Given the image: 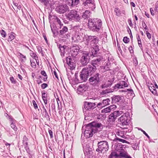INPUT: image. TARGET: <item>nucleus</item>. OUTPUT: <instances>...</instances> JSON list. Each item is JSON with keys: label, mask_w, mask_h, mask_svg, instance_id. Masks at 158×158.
Instances as JSON below:
<instances>
[{"label": "nucleus", "mask_w": 158, "mask_h": 158, "mask_svg": "<svg viewBox=\"0 0 158 158\" xmlns=\"http://www.w3.org/2000/svg\"><path fill=\"white\" fill-rule=\"evenodd\" d=\"M83 41H85L87 45H89L92 48V52L94 53L95 52H99V49L98 45V39L97 37L95 36L85 35L83 37Z\"/></svg>", "instance_id": "f257e3e1"}, {"label": "nucleus", "mask_w": 158, "mask_h": 158, "mask_svg": "<svg viewBox=\"0 0 158 158\" xmlns=\"http://www.w3.org/2000/svg\"><path fill=\"white\" fill-rule=\"evenodd\" d=\"M97 68L95 66L89 65L88 67L83 68L80 72V79L78 80L79 82L85 81L87 80L88 76L93 73L96 71Z\"/></svg>", "instance_id": "f03ea898"}, {"label": "nucleus", "mask_w": 158, "mask_h": 158, "mask_svg": "<svg viewBox=\"0 0 158 158\" xmlns=\"http://www.w3.org/2000/svg\"><path fill=\"white\" fill-rule=\"evenodd\" d=\"M88 23L89 28L94 32H99L102 26L101 20L98 18L89 19Z\"/></svg>", "instance_id": "7ed1b4c3"}, {"label": "nucleus", "mask_w": 158, "mask_h": 158, "mask_svg": "<svg viewBox=\"0 0 158 158\" xmlns=\"http://www.w3.org/2000/svg\"><path fill=\"white\" fill-rule=\"evenodd\" d=\"M100 75L99 73H97L91 74L89 80L90 85L94 86H98L101 81Z\"/></svg>", "instance_id": "20e7f679"}, {"label": "nucleus", "mask_w": 158, "mask_h": 158, "mask_svg": "<svg viewBox=\"0 0 158 158\" xmlns=\"http://www.w3.org/2000/svg\"><path fill=\"white\" fill-rule=\"evenodd\" d=\"M98 53L95 52L94 53H93V52H92L91 55L94 57H95L94 58L91 60V64L93 66H95L96 67L100 65L103 61V56L98 54Z\"/></svg>", "instance_id": "39448f33"}, {"label": "nucleus", "mask_w": 158, "mask_h": 158, "mask_svg": "<svg viewBox=\"0 0 158 158\" xmlns=\"http://www.w3.org/2000/svg\"><path fill=\"white\" fill-rule=\"evenodd\" d=\"M97 145L98 148L96 149V151L102 153H104L107 152L109 148L108 143L106 141L98 142Z\"/></svg>", "instance_id": "423d86ee"}, {"label": "nucleus", "mask_w": 158, "mask_h": 158, "mask_svg": "<svg viewBox=\"0 0 158 158\" xmlns=\"http://www.w3.org/2000/svg\"><path fill=\"white\" fill-rule=\"evenodd\" d=\"M85 129V131L84 133V136L86 138H89L93 136L94 134L96 133L94 129L89 124H88L85 126V128L84 127H82V130Z\"/></svg>", "instance_id": "0eeeda50"}, {"label": "nucleus", "mask_w": 158, "mask_h": 158, "mask_svg": "<svg viewBox=\"0 0 158 158\" xmlns=\"http://www.w3.org/2000/svg\"><path fill=\"white\" fill-rule=\"evenodd\" d=\"M130 120L129 113L128 112L124 114L118 119V121L120 122L123 125L128 124Z\"/></svg>", "instance_id": "6e6552de"}, {"label": "nucleus", "mask_w": 158, "mask_h": 158, "mask_svg": "<svg viewBox=\"0 0 158 158\" xmlns=\"http://www.w3.org/2000/svg\"><path fill=\"white\" fill-rule=\"evenodd\" d=\"M89 56L88 52L84 51L80 59V63L83 66L87 65L89 61Z\"/></svg>", "instance_id": "1a4fd4ad"}, {"label": "nucleus", "mask_w": 158, "mask_h": 158, "mask_svg": "<svg viewBox=\"0 0 158 158\" xmlns=\"http://www.w3.org/2000/svg\"><path fill=\"white\" fill-rule=\"evenodd\" d=\"M66 62L69 65V68L71 70L75 69L76 66V62L72 57L68 56L66 58Z\"/></svg>", "instance_id": "9d476101"}, {"label": "nucleus", "mask_w": 158, "mask_h": 158, "mask_svg": "<svg viewBox=\"0 0 158 158\" xmlns=\"http://www.w3.org/2000/svg\"><path fill=\"white\" fill-rule=\"evenodd\" d=\"M96 107V104L95 103L85 102L82 107L83 112L84 113L85 112L86 110L93 109Z\"/></svg>", "instance_id": "9b49d317"}, {"label": "nucleus", "mask_w": 158, "mask_h": 158, "mask_svg": "<svg viewBox=\"0 0 158 158\" xmlns=\"http://www.w3.org/2000/svg\"><path fill=\"white\" fill-rule=\"evenodd\" d=\"M121 114L122 111H115L112 113L109 116L108 121L111 123L114 122L117 117Z\"/></svg>", "instance_id": "f8f14e48"}, {"label": "nucleus", "mask_w": 158, "mask_h": 158, "mask_svg": "<svg viewBox=\"0 0 158 158\" xmlns=\"http://www.w3.org/2000/svg\"><path fill=\"white\" fill-rule=\"evenodd\" d=\"M88 88V87L86 84H81L77 88V93L78 94L85 96L86 95L85 92Z\"/></svg>", "instance_id": "ddd939ff"}, {"label": "nucleus", "mask_w": 158, "mask_h": 158, "mask_svg": "<svg viewBox=\"0 0 158 158\" xmlns=\"http://www.w3.org/2000/svg\"><path fill=\"white\" fill-rule=\"evenodd\" d=\"M56 10L60 14H63L69 10V7L66 5L59 6L56 7Z\"/></svg>", "instance_id": "4468645a"}, {"label": "nucleus", "mask_w": 158, "mask_h": 158, "mask_svg": "<svg viewBox=\"0 0 158 158\" xmlns=\"http://www.w3.org/2000/svg\"><path fill=\"white\" fill-rule=\"evenodd\" d=\"M72 39L74 42L76 43L81 42L83 40V38H82L81 34L77 32L75 33L74 35H73Z\"/></svg>", "instance_id": "2eb2a0df"}, {"label": "nucleus", "mask_w": 158, "mask_h": 158, "mask_svg": "<svg viewBox=\"0 0 158 158\" xmlns=\"http://www.w3.org/2000/svg\"><path fill=\"white\" fill-rule=\"evenodd\" d=\"M128 86V83L125 81H121L115 85L114 86L115 89H123Z\"/></svg>", "instance_id": "dca6fc26"}, {"label": "nucleus", "mask_w": 158, "mask_h": 158, "mask_svg": "<svg viewBox=\"0 0 158 158\" xmlns=\"http://www.w3.org/2000/svg\"><path fill=\"white\" fill-rule=\"evenodd\" d=\"M123 96H120L119 95H114L111 98L112 99V102L114 103H121L122 102V98Z\"/></svg>", "instance_id": "f3484780"}, {"label": "nucleus", "mask_w": 158, "mask_h": 158, "mask_svg": "<svg viewBox=\"0 0 158 158\" xmlns=\"http://www.w3.org/2000/svg\"><path fill=\"white\" fill-rule=\"evenodd\" d=\"M92 127L94 128V131L96 133L98 132V128H99L102 126V125L101 123H98L96 122H92L89 123Z\"/></svg>", "instance_id": "a211bd4d"}, {"label": "nucleus", "mask_w": 158, "mask_h": 158, "mask_svg": "<svg viewBox=\"0 0 158 158\" xmlns=\"http://www.w3.org/2000/svg\"><path fill=\"white\" fill-rule=\"evenodd\" d=\"M83 4L85 6H88V4H91L92 6L91 7H89V8L91 10H93L95 8V4L94 2V0H85L84 2V1Z\"/></svg>", "instance_id": "6ab92c4d"}, {"label": "nucleus", "mask_w": 158, "mask_h": 158, "mask_svg": "<svg viewBox=\"0 0 158 158\" xmlns=\"http://www.w3.org/2000/svg\"><path fill=\"white\" fill-rule=\"evenodd\" d=\"M8 118L9 120V121L10 122V126L15 131H17L18 130V128L15 125L16 120L10 116H9Z\"/></svg>", "instance_id": "aec40b11"}, {"label": "nucleus", "mask_w": 158, "mask_h": 158, "mask_svg": "<svg viewBox=\"0 0 158 158\" xmlns=\"http://www.w3.org/2000/svg\"><path fill=\"white\" fill-rule=\"evenodd\" d=\"M77 13V11L74 10H72L67 14V17L69 21H72Z\"/></svg>", "instance_id": "412c9836"}, {"label": "nucleus", "mask_w": 158, "mask_h": 158, "mask_svg": "<svg viewBox=\"0 0 158 158\" xmlns=\"http://www.w3.org/2000/svg\"><path fill=\"white\" fill-rule=\"evenodd\" d=\"M79 50V47L77 45H76V46H74L72 47L71 51V52L73 56H76L78 54Z\"/></svg>", "instance_id": "4be33fe9"}, {"label": "nucleus", "mask_w": 158, "mask_h": 158, "mask_svg": "<svg viewBox=\"0 0 158 158\" xmlns=\"http://www.w3.org/2000/svg\"><path fill=\"white\" fill-rule=\"evenodd\" d=\"M42 98L46 106L48 103V94L45 90H43L42 92Z\"/></svg>", "instance_id": "5701e85b"}, {"label": "nucleus", "mask_w": 158, "mask_h": 158, "mask_svg": "<svg viewBox=\"0 0 158 158\" xmlns=\"http://www.w3.org/2000/svg\"><path fill=\"white\" fill-rule=\"evenodd\" d=\"M61 29L59 31V34L60 37L63 38L64 37V35L68 31V28L66 26H64L63 28L61 27Z\"/></svg>", "instance_id": "b1692460"}, {"label": "nucleus", "mask_w": 158, "mask_h": 158, "mask_svg": "<svg viewBox=\"0 0 158 158\" xmlns=\"http://www.w3.org/2000/svg\"><path fill=\"white\" fill-rule=\"evenodd\" d=\"M83 150L85 153L90 154L92 152V148L88 144L84 145L83 147Z\"/></svg>", "instance_id": "393cba45"}, {"label": "nucleus", "mask_w": 158, "mask_h": 158, "mask_svg": "<svg viewBox=\"0 0 158 158\" xmlns=\"http://www.w3.org/2000/svg\"><path fill=\"white\" fill-rule=\"evenodd\" d=\"M91 13L89 10H86L82 13V17L84 19H87L89 18Z\"/></svg>", "instance_id": "a878e982"}, {"label": "nucleus", "mask_w": 158, "mask_h": 158, "mask_svg": "<svg viewBox=\"0 0 158 158\" xmlns=\"http://www.w3.org/2000/svg\"><path fill=\"white\" fill-rule=\"evenodd\" d=\"M113 81L111 80H108V81L106 82L105 84L102 85V88H105L110 86L113 83Z\"/></svg>", "instance_id": "bb28decb"}, {"label": "nucleus", "mask_w": 158, "mask_h": 158, "mask_svg": "<svg viewBox=\"0 0 158 158\" xmlns=\"http://www.w3.org/2000/svg\"><path fill=\"white\" fill-rule=\"evenodd\" d=\"M66 46H62L60 44L59 45V48L60 49V52L61 53V56H64L65 52V49Z\"/></svg>", "instance_id": "cd10ccee"}, {"label": "nucleus", "mask_w": 158, "mask_h": 158, "mask_svg": "<svg viewBox=\"0 0 158 158\" xmlns=\"http://www.w3.org/2000/svg\"><path fill=\"white\" fill-rule=\"evenodd\" d=\"M119 156L125 158H132L126 152H120L119 155Z\"/></svg>", "instance_id": "c85d7f7f"}, {"label": "nucleus", "mask_w": 158, "mask_h": 158, "mask_svg": "<svg viewBox=\"0 0 158 158\" xmlns=\"http://www.w3.org/2000/svg\"><path fill=\"white\" fill-rule=\"evenodd\" d=\"M74 18L73 19V20H74L77 22H80L81 21V17L78 12L77 13L76 15L74 16Z\"/></svg>", "instance_id": "c756f323"}, {"label": "nucleus", "mask_w": 158, "mask_h": 158, "mask_svg": "<svg viewBox=\"0 0 158 158\" xmlns=\"http://www.w3.org/2000/svg\"><path fill=\"white\" fill-rule=\"evenodd\" d=\"M119 157V155L115 152H112L109 156V158H117Z\"/></svg>", "instance_id": "7c9ffc66"}, {"label": "nucleus", "mask_w": 158, "mask_h": 158, "mask_svg": "<svg viewBox=\"0 0 158 158\" xmlns=\"http://www.w3.org/2000/svg\"><path fill=\"white\" fill-rule=\"evenodd\" d=\"M116 135L117 136L125 139H126L127 138L124 135L123 133V131H118L117 132Z\"/></svg>", "instance_id": "2f4dec72"}, {"label": "nucleus", "mask_w": 158, "mask_h": 158, "mask_svg": "<svg viewBox=\"0 0 158 158\" xmlns=\"http://www.w3.org/2000/svg\"><path fill=\"white\" fill-rule=\"evenodd\" d=\"M18 56L22 58L21 61L22 62H24L26 60V57L25 56L23 55L20 52H19L18 54Z\"/></svg>", "instance_id": "473e14b6"}, {"label": "nucleus", "mask_w": 158, "mask_h": 158, "mask_svg": "<svg viewBox=\"0 0 158 158\" xmlns=\"http://www.w3.org/2000/svg\"><path fill=\"white\" fill-rule=\"evenodd\" d=\"M28 139L27 137L25 135L24 136L23 140V144L24 146L28 145Z\"/></svg>", "instance_id": "72a5a7b5"}, {"label": "nucleus", "mask_w": 158, "mask_h": 158, "mask_svg": "<svg viewBox=\"0 0 158 158\" xmlns=\"http://www.w3.org/2000/svg\"><path fill=\"white\" fill-rule=\"evenodd\" d=\"M104 106L109 104L110 100L109 98L103 100L102 101Z\"/></svg>", "instance_id": "f704fd0d"}, {"label": "nucleus", "mask_w": 158, "mask_h": 158, "mask_svg": "<svg viewBox=\"0 0 158 158\" xmlns=\"http://www.w3.org/2000/svg\"><path fill=\"white\" fill-rule=\"evenodd\" d=\"M55 19L56 20V22L57 23L59 24L60 27V28H61V27L63 26V24L62 23L60 19L57 17H56Z\"/></svg>", "instance_id": "c9c22d12"}, {"label": "nucleus", "mask_w": 158, "mask_h": 158, "mask_svg": "<svg viewBox=\"0 0 158 158\" xmlns=\"http://www.w3.org/2000/svg\"><path fill=\"white\" fill-rule=\"evenodd\" d=\"M73 1L72 2V7L75 6L79 4V0H73Z\"/></svg>", "instance_id": "e433bc0d"}, {"label": "nucleus", "mask_w": 158, "mask_h": 158, "mask_svg": "<svg viewBox=\"0 0 158 158\" xmlns=\"http://www.w3.org/2000/svg\"><path fill=\"white\" fill-rule=\"evenodd\" d=\"M8 35L9 37L8 39V41H11L15 38V36L11 34H8Z\"/></svg>", "instance_id": "4c0bfd02"}, {"label": "nucleus", "mask_w": 158, "mask_h": 158, "mask_svg": "<svg viewBox=\"0 0 158 158\" xmlns=\"http://www.w3.org/2000/svg\"><path fill=\"white\" fill-rule=\"evenodd\" d=\"M30 54L33 59H35L38 57L35 53L34 52L31 50H30Z\"/></svg>", "instance_id": "58836bf2"}, {"label": "nucleus", "mask_w": 158, "mask_h": 158, "mask_svg": "<svg viewBox=\"0 0 158 158\" xmlns=\"http://www.w3.org/2000/svg\"><path fill=\"white\" fill-rule=\"evenodd\" d=\"M97 106L98 108H101L103 107H104V105L102 101L100 102L99 103H98L97 105H96V107Z\"/></svg>", "instance_id": "ea45409f"}, {"label": "nucleus", "mask_w": 158, "mask_h": 158, "mask_svg": "<svg viewBox=\"0 0 158 158\" xmlns=\"http://www.w3.org/2000/svg\"><path fill=\"white\" fill-rule=\"evenodd\" d=\"M110 109L109 108V107H107L103 109L102 112V113H107L110 112L111 111Z\"/></svg>", "instance_id": "a19ab883"}, {"label": "nucleus", "mask_w": 158, "mask_h": 158, "mask_svg": "<svg viewBox=\"0 0 158 158\" xmlns=\"http://www.w3.org/2000/svg\"><path fill=\"white\" fill-rule=\"evenodd\" d=\"M114 12L116 13V15L118 16H119L121 14V12L120 10L118 8H115Z\"/></svg>", "instance_id": "79ce46f5"}, {"label": "nucleus", "mask_w": 158, "mask_h": 158, "mask_svg": "<svg viewBox=\"0 0 158 158\" xmlns=\"http://www.w3.org/2000/svg\"><path fill=\"white\" fill-rule=\"evenodd\" d=\"M155 13L156 14H158V0L155 4V7L154 9Z\"/></svg>", "instance_id": "37998d69"}, {"label": "nucleus", "mask_w": 158, "mask_h": 158, "mask_svg": "<svg viewBox=\"0 0 158 158\" xmlns=\"http://www.w3.org/2000/svg\"><path fill=\"white\" fill-rule=\"evenodd\" d=\"M41 2L44 3V5L47 6L49 3L48 0H39Z\"/></svg>", "instance_id": "c03bdc74"}, {"label": "nucleus", "mask_w": 158, "mask_h": 158, "mask_svg": "<svg viewBox=\"0 0 158 158\" xmlns=\"http://www.w3.org/2000/svg\"><path fill=\"white\" fill-rule=\"evenodd\" d=\"M24 148L26 150L27 153L28 154H29L30 153H31V152L29 149V147L28 146V145L24 146Z\"/></svg>", "instance_id": "a18cd8bd"}, {"label": "nucleus", "mask_w": 158, "mask_h": 158, "mask_svg": "<svg viewBox=\"0 0 158 158\" xmlns=\"http://www.w3.org/2000/svg\"><path fill=\"white\" fill-rule=\"evenodd\" d=\"M37 48L38 52H39L41 53L42 55L43 56V52L42 48L41 47L39 46L37 47Z\"/></svg>", "instance_id": "49530a36"}, {"label": "nucleus", "mask_w": 158, "mask_h": 158, "mask_svg": "<svg viewBox=\"0 0 158 158\" xmlns=\"http://www.w3.org/2000/svg\"><path fill=\"white\" fill-rule=\"evenodd\" d=\"M123 40L125 43H127L129 42L130 40L129 38H127V37H125L123 38Z\"/></svg>", "instance_id": "de8ad7c7"}, {"label": "nucleus", "mask_w": 158, "mask_h": 158, "mask_svg": "<svg viewBox=\"0 0 158 158\" xmlns=\"http://www.w3.org/2000/svg\"><path fill=\"white\" fill-rule=\"evenodd\" d=\"M10 80L11 83L13 84H15L16 83V81L15 79L13 77H11L10 78Z\"/></svg>", "instance_id": "09e8293b"}, {"label": "nucleus", "mask_w": 158, "mask_h": 158, "mask_svg": "<svg viewBox=\"0 0 158 158\" xmlns=\"http://www.w3.org/2000/svg\"><path fill=\"white\" fill-rule=\"evenodd\" d=\"M1 35H2V37H3L5 38L6 37V32L5 31H4L3 30H2L1 31Z\"/></svg>", "instance_id": "8fccbe9b"}, {"label": "nucleus", "mask_w": 158, "mask_h": 158, "mask_svg": "<svg viewBox=\"0 0 158 158\" xmlns=\"http://www.w3.org/2000/svg\"><path fill=\"white\" fill-rule=\"evenodd\" d=\"M32 104H33V105L34 106V109H37L38 108V105L36 103V102H35V100H33L32 101Z\"/></svg>", "instance_id": "3c124183"}, {"label": "nucleus", "mask_w": 158, "mask_h": 158, "mask_svg": "<svg viewBox=\"0 0 158 158\" xmlns=\"http://www.w3.org/2000/svg\"><path fill=\"white\" fill-rule=\"evenodd\" d=\"M30 62L31 63V65L32 68H35L36 66V63L35 62L33 61H32L30 60Z\"/></svg>", "instance_id": "603ef678"}, {"label": "nucleus", "mask_w": 158, "mask_h": 158, "mask_svg": "<svg viewBox=\"0 0 158 158\" xmlns=\"http://www.w3.org/2000/svg\"><path fill=\"white\" fill-rule=\"evenodd\" d=\"M104 69L106 71H108L110 69V65L106 64L104 66Z\"/></svg>", "instance_id": "864d4df0"}, {"label": "nucleus", "mask_w": 158, "mask_h": 158, "mask_svg": "<svg viewBox=\"0 0 158 158\" xmlns=\"http://www.w3.org/2000/svg\"><path fill=\"white\" fill-rule=\"evenodd\" d=\"M122 139H121V138H120L117 137L116 136V138H115L114 140H113V141L114 142H117V141H118L119 142H121V140H122Z\"/></svg>", "instance_id": "5fc2aeb1"}, {"label": "nucleus", "mask_w": 158, "mask_h": 158, "mask_svg": "<svg viewBox=\"0 0 158 158\" xmlns=\"http://www.w3.org/2000/svg\"><path fill=\"white\" fill-rule=\"evenodd\" d=\"M48 86V85L45 83H43L41 85V87L43 89H44L47 87Z\"/></svg>", "instance_id": "6e6d98bb"}, {"label": "nucleus", "mask_w": 158, "mask_h": 158, "mask_svg": "<svg viewBox=\"0 0 158 158\" xmlns=\"http://www.w3.org/2000/svg\"><path fill=\"white\" fill-rule=\"evenodd\" d=\"M113 60H114V59L111 56H110L108 57V60L110 62L109 63L110 64V62L112 61Z\"/></svg>", "instance_id": "4d7b16f0"}, {"label": "nucleus", "mask_w": 158, "mask_h": 158, "mask_svg": "<svg viewBox=\"0 0 158 158\" xmlns=\"http://www.w3.org/2000/svg\"><path fill=\"white\" fill-rule=\"evenodd\" d=\"M140 130L142 132H143V134H144L145 135V136H146L148 137L149 139H150V137L148 135V134L145 132V131H144V130L142 129H141Z\"/></svg>", "instance_id": "13d9d810"}, {"label": "nucleus", "mask_w": 158, "mask_h": 158, "mask_svg": "<svg viewBox=\"0 0 158 158\" xmlns=\"http://www.w3.org/2000/svg\"><path fill=\"white\" fill-rule=\"evenodd\" d=\"M133 63L134 65L136 66L138 64V62L137 59L136 58H135L133 59Z\"/></svg>", "instance_id": "bf43d9fd"}, {"label": "nucleus", "mask_w": 158, "mask_h": 158, "mask_svg": "<svg viewBox=\"0 0 158 158\" xmlns=\"http://www.w3.org/2000/svg\"><path fill=\"white\" fill-rule=\"evenodd\" d=\"M73 1V0H69L66 3L69 6L72 7V2Z\"/></svg>", "instance_id": "052dcab7"}, {"label": "nucleus", "mask_w": 158, "mask_h": 158, "mask_svg": "<svg viewBox=\"0 0 158 158\" xmlns=\"http://www.w3.org/2000/svg\"><path fill=\"white\" fill-rule=\"evenodd\" d=\"M7 132L9 133L10 135L11 136H12L13 135H15V132H13L11 130H7Z\"/></svg>", "instance_id": "680f3d73"}, {"label": "nucleus", "mask_w": 158, "mask_h": 158, "mask_svg": "<svg viewBox=\"0 0 158 158\" xmlns=\"http://www.w3.org/2000/svg\"><path fill=\"white\" fill-rule=\"evenodd\" d=\"M138 44L139 45V46L140 48L142 49V45L141 43V40H139V41H138Z\"/></svg>", "instance_id": "e2e57ef3"}, {"label": "nucleus", "mask_w": 158, "mask_h": 158, "mask_svg": "<svg viewBox=\"0 0 158 158\" xmlns=\"http://www.w3.org/2000/svg\"><path fill=\"white\" fill-rule=\"evenodd\" d=\"M127 91H128V93L131 94L132 95L134 94V92L133 90L131 89H127Z\"/></svg>", "instance_id": "0e129e2a"}, {"label": "nucleus", "mask_w": 158, "mask_h": 158, "mask_svg": "<svg viewBox=\"0 0 158 158\" xmlns=\"http://www.w3.org/2000/svg\"><path fill=\"white\" fill-rule=\"evenodd\" d=\"M48 132L49 134L50 137L51 138H52L53 137V135L52 134V132L51 130L50 129H48Z\"/></svg>", "instance_id": "69168bd1"}, {"label": "nucleus", "mask_w": 158, "mask_h": 158, "mask_svg": "<svg viewBox=\"0 0 158 158\" xmlns=\"http://www.w3.org/2000/svg\"><path fill=\"white\" fill-rule=\"evenodd\" d=\"M109 107V108L110 109V110L113 109V110L115 109L116 108V106L115 105H111Z\"/></svg>", "instance_id": "338daca9"}, {"label": "nucleus", "mask_w": 158, "mask_h": 158, "mask_svg": "<svg viewBox=\"0 0 158 158\" xmlns=\"http://www.w3.org/2000/svg\"><path fill=\"white\" fill-rule=\"evenodd\" d=\"M128 23H129V25L131 27H132L133 26V24L132 23L131 19H128Z\"/></svg>", "instance_id": "774afa93"}]
</instances>
